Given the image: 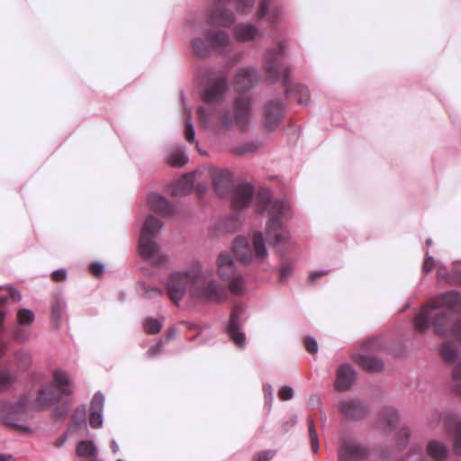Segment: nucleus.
I'll return each instance as SVG.
<instances>
[{
	"label": "nucleus",
	"instance_id": "f03ea898",
	"mask_svg": "<svg viewBox=\"0 0 461 461\" xmlns=\"http://www.w3.org/2000/svg\"><path fill=\"white\" fill-rule=\"evenodd\" d=\"M257 212H267L269 218L266 224L267 241L279 250V247L289 242L291 234L288 221L293 217L290 204L279 199H273L268 189L260 191L256 196Z\"/></svg>",
	"mask_w": 461,
	"mask_h": 461
},
{
	"label": "nucleus",
	"instance_id": "a18cd8bd",
	"mask_svg": "<svg viewBox=\"0 0 461 461\" xmlns=\"http://www.w3.org/2000/svg\"><path fill=\"white\" fill-rule=\"evenodd\" d=\"M240 226L241 221L238 212H234L229 216L223 224V227L231 232L237 231Z\"/></svg>",
	"mask_w": 461,
	"mask_h": 461
},
{
	"label": "nucleus",
	"instance_id": "4468645a",
	"mask_svg": "<svg viewBox=\"0 0 461 461\" xmlns=\"http://www.w3.org/2000/svg\"><path fill=\"white\" fill-rule=\"evenodd\" d=\"M286 105L279 98H271L263 105L262 122L267 131H276L285 116Z\"/></svg>",
	"mask_w": 461,
	"mask_h": 461
},
{
	"label": "nucleus",
	"instance_id": "e433bc0d",
	"mask_svg": "<svg viewBox=\"0 0 461 461\" xmlns=\"http://www.w3.org/2000/svg\"><path fill=\"white\" fill-rule=\"evenodd\" d=\"M168 163L176 167H182L188 162V156L182 149L173 150L167 158Z\"/></svg>",
	"mask_w": 461,
	"mask_h": 461
},
{
	"label": "nucleus",
	"instance_id": "4c0bfd02",
	"mask_svg": "<svg viewBox=\"0 0 461 461\" xmlns=\"http://www.w3.org/2000/svg\"><path fill=\"white\" fill-rule=\"evenodd\" d=\"M16 318L17 324L30 326L35 320V314L32 310L23 308L17 312Z\"/></svg>",
	"mask_w": 461,
	"mask_h": 461
},
{
	"label": "nucleus",
	"instance_id": "f3484780",
	"mask_svg": "<svg viewBox=\"0 0 461 461\" xmlns=\"http://www.w3.org/2000/svg\"><path fill=\"white\" fill-rule=\"evenodd\" d=\"M229 85L224 77H220L209 84L203 92V100L206 104L220 103L228 90Z\"/></svg>",
	"mask_w": 461,
	"mask_h": 461
},
{
	"label": "nucleus",
	"instance_id": "20e7f679",
	"mask_svg": "<svg viewBox=\"0 0 461 461\" xmlns=\"http://www.w3.org/2000/svg\"><path fill=\"white\" fill-rule=\"evenodd\" d=\"M71 394L70 383L66 372L57 369L51 382L37 390L27 392L24 400L16 403H68Z\"/></svg>",
	"mask_w": 461,
	"mask_h": 461
},
{
	"label": "nucleus",
	"instance_id": "39448f33",
	"mask_svg": "<svg viewBox=\"0 0 461 461\" xmlns=\"http://www.w3.org/2000/svg\"><path fill=\"white\" fill-rule=\"evenodd\" d=\"M255 0H212L206 12V23L212 28H230L236 22V14L230 8L235 4L237 11L246 14L252 11Z\"/></svg>",
	"mask_w": 461,
	"mask_h": 461
},
{
	"label": "nucleus",
	"instance_id": "1a4fd4ad",
	"mask_svg": "<svg viewBox=\"0 0 461 461\" xmlns=\"http://www.w3.org/2000/svg\"><path fill=\"white\" fill-rule=\"evenodd\" d=\"M232 249L236 258L244 265L251 264L253 257L264 260L268 253L265 239L261 231H256L252 237V247L249 240L242 236L237 237L232 242Z\"/></svg>",
	"mask_w": 461,
	"mask_h": 461
},
{
	"label": "nucleus",
	"instance_id": "680f3d73",
	"mask_svg": "<svg viewBox=\"0 0 461 461\" xmlns=\"http://www.w3.org/2000/svg\"><path fill=\"white\" fill-rule=\"evenodd\" d=\"M162 344V340H159L157 344L151 346L147 351V356L149 357H153L158 355L161 351Z\"/></svg>",
	"mask_w": 461,
	"mask_h": 461
},
{
	"label": "nucleus",
	"instance_id": "6ab92c4d",
	"mask_svg": "<svg viewBox=\"0 0 461 461\" xmlns=\"http://www.w3.org/2000/svg\"><path fill=\"white\" fill-rule=\"evenodd\" d=\"M212 181L217 194L225 196L231 189L233 176L227 169L214 168L212 172Z\"/></svg>",
	"mask_w": 461,
	"mask_h": 461
},
{
	"label": "nucleus",
	"instance_id": "aec40b11",
	"mask_svg": "<svg viewBox=\"0 0 461 461\" xmlns=\"http://www.w3.org/2000/svg\"><path fill=\"white\" fill-rule=\"evenodd\" d=\"M357 376L356 370L351 365L345 363L340 365L336 372L335 388L343 392L348 390L354 384Z\"/></svg>",
	"mask_w": 461,
	"mask_h": 461
},
{
	"label": "nucleus",
	"instance_id": "473e14b6",
	"mask_svg": "<svg viewBox=\"0 0 461 461\" xmlns=\"http://www.w3.org/2000/svg\"><path fill=\"white\" fill-rule=\"evenodd\" d=\"M17 382V375L8 367L0 368V393L5 392L13 387Z\"/></svg>",
	"mask_w": 461,
	"mask_h": 461
},
{
	"label": "nucleus",
	"instance_id": "393cba45",
	"mask_svg": "<svg viewBox=\"0 0 461 461\" xmlns=\"http://www.w3.org/2000/svg\"><path fill=\"white\" fill-rule=\"evenodd\" d=\"M445 424L448 431L454 436V453L461 456V417L448 416L445 418Z\"/></svg>",
	"mask_w": 461,
	"mask_h": 461
},
{
	"label": "nucleus",
	"instance_id": "c03bdc74",
	"mask_svg": "<svg viewBox=\"0 0 461 461\" xmlns=\"http://www.w3.org/2000/svg\"><path fill=\"white\" fill-rule=\"evenodd\" d=\"M294 264L288 260H283L279 267L280 283H284L293 274Z\"/></svg>",
	"mask_w": 461,
	"mask_h": 461
},
{
	"label": "nucleus",
	"instance_id": "864d4df0",
	"mask_svg": "<svg viewBox=\"0 0 461 461\" xmlns=\"http://www.w3.org/2000/svg\"><path fill=\"white\" fill-rule=\"evenodd\" d=\"M278 396L281 401H289L294 396V389L289 385H284L279 390Z\"/></svg>",
	"mask_w": 461,
	"mask_h": 461
},
{
	"label": "nucleus",
	"instance_id": "052dcab7",
	"mask_svg": "<svg viewBox=\"0 0 461 461\" xmlns=\"http://www.w3.org/2000/svg\"><path fill=\"white\" fill-rule=\"evenodd\" d=\"M51 277L56 282L64 281L67 278V271L64 268L57 269L52 272Z\"/></svg>",
	"mask_w": 461,
	"mask_h": 461
},
{
	"label": "nucleus",
	"instance_id": "69168bd1",
	"mask_svg": "<svg viewBox=\"0 0 461 461\" xmlns=\"http://www.w3.org/2000/svg\"><path fill=\"white\" fill-rule=\"evenodd\" d=\"M328 273L329 270L312 271L310 273L309 281L310 283L313 284L319 277L325 276Z\"/></svg>",
	"mask_w": 461,
	"mask_h": 461
},
{
	"label": "nucleus",
	"instance_id": "338daca9",
	"mask_svg": "<svg viewBox=\"0 0 461 461\" xmlns=\"http://www.w3.org/2000/svg\"><path fill=\"white\" fill-rule=\"evenodd\" d=\"M104 401H105V397L103 394V393L96 392L94 394L90 403H104Z\"/></svg>",
	"mask_w": 461,
	"mask_h": 461
},
{
	"label": "nucleus",
	"instance_id": "ddd939ff",
	"mask_svg": "<svg viewBox=\"0 0 461 461\" xmlns=\"http://www.w3.org/2000/svg\"><path fill=\"white\" fill-rule=\"evenodd\" d=\"M246 320V307L243 304H236L231 310L230 320L225 328V331L231 341L240 348L246 345V335L241 329Z\"/></svg>",
	"mask_w": 461,
	"mask_h": 461
},
{
	"label": "nucleus",
	"instance_id": "09e8293b",
	"mask_svg": "<svg viewBox=\"0 0 461 461\" xmlns=\"http://www.w3.org/2000/svg\"><path fill=\"white\" fill-rule=\"evenodd\" d=\"M5 288L9 291V295H0V303L5 304L8 302V299L11 298L14 302H20L22 300V294L18 290H15L10 285L1 286L0 289Z\"/></svg>",
	"mask_w": 461,
	"mask_h": 461
},
{
	"label": "nucleus",
	"instance_id": "6e6552de",
	"mask_svg": "<svg viewBox=\"0 0 461 461\" xmlns=\"http://www.w3.org/2000/svg\"><path fill=\"white\" fill-rule=\"evenodd\" d=\"M202 277V265L199 261L192 263L185 271H177L170 274L166 284L167 291L170 300L178 304L184 298L186 289H192Z\"/></svg>",
	"mask_w": 461,
	"mask_h": 461
},
{
	"label": "nucleus",
	"instance_id": "3c124183",
	"mask_svg": "<svg viewBox=\"0 0 461 461\" xmlns=\"http://www.w3.org/2000/svg\"><path fill=\"white\" fill-rule=\"evenodd\" d=\"M185 139L189 143H194L195 140V132H194V127L191 121V118L189 116H186L185 119Z\"/></svg>",
	"mask_w": 461,
	"mask_h": 461
},
{
	"label": "nucleus",
	"instance_id": "5fc2aeb1",
	"mask_svg": "<svg viewBox=\"0 0 461 461\" xmlns=\"http://www.w3.org/2000/svg\"><path fill=\"white\" fill-rule=\"evenodd\" d=\"M197 114H198V117L200 119V121L204 123V124H207L211 122L212 120V113L209 112L206 108H204L203 106H200L197 110Z\"/></svg>",
	"mask_w": 461,
	"mask_h": 461
},
{
	"label": "nucleus",
	"instance_id": "f257e3e1",
	"mask_svg": "<svg viewBox=\"0 0 461 461\" xmlns=\"http://www.w3.org/2000/svg\"><path fill=\"white\" fill-rule=\"evenodd\" d=\"M461 320V293L450 290L441 293L424 306L414 319L415 330L426 332L432 327L436 334L452 337L454 325Z\"/></svg>",
	"mask_w": 461,
	"mask_h": 461
},
{
	"label": "nucleus",
	"instance_id": "6e6d98bb",
	"mask_svg": "<svg viewBox=\"0 0 461 461\" xmlns=\"http://www.w3.org/2000/svg\"><path fill=\"white\" fill-rule=\"evenodd\" d=\"M276 455L275 450H265L258 453L254 461H270Z\"/></svg>",
	"mask_w": 461,
	"mask_h": 461
},
{
	"label": "nucleus",
	"instance_id": "e2e57ef3",
	"mask_svg": "<svg viewBox=\"0 0 461 461\" xmlns=\"http://www.w3.org/2000/svg\"><path fill=\"white\" fill-rule=\"evenodd\" d=\"M263 393H264L265 403H272V402H273V391H272L271 385L265 384L263 386Z\"/></svg>",
	"mask_w": 461,
	"mask_h": 461
},
{
	"label": "nucleus",
	"instance_id": "4d7b16f0",
	"mask_svg": "<svg viewBox=\"0 0 461 461\" xmlns=\"http://www.w3.org/2000/svg\"><path fill=\"white\" fill-rule=\"evenodd\" d=\"M399 436L402 437V439L398 442V446L401 448H404L407 445V441L410 436L409 429L406 427L400 428Z\"/></svg>",
	"mask_w": 461,
	"mask_h": 461
},
{
	"label": "nucleus",
	"instance_id": "0eeeda50",
	"mask_svg": "<svg viewBox=\"0 0 461 461\" xmlns=\"http://www.w3.org/2000/svg\"><path fill=\"white\" fill-rule=\"evenodd\" d=\"M162 228V222L159 219L149 215L146 218L140 237L139 240V252L141 258L154 265H163L167 258L160 253L158 244L155 238Z\"/></svg>",
	"mask_w": 461,
	"mask_h": 461
},
{
	"label": "nucleus",
	"instance_id": "f8f14e48",
	"mask_svg": "<svg viewBox=\"0 0 461 461\" xmlns=\"http://www.w3.org/2000/svg\"><path fill=\"white\" fill-rule=\"evenodd\" d=\"M32 418L28 405H0V421L20 430L29 431L23 423Z\"/></svg>",
	"mask_w": 461,
	"mask_h": 461
},
{
	"label": "nucleus",
	"instance_id": "a19ab883",
	"mask_svg": "<svg viewBox=\"0 0 461 461\" xmlns=\"http://www.w3.org/2000/svg\"><path fill=\"white\" fill-rule=\"evenodd\" d=\"M261 145V141L258 140H253L244 142V144L237 147L235 152L238 155L254 153Z\"/></svg>",
	"mask_w": 461,
	"mask_h": 461
},
{
	"label": "nucleus",
	"instance_id": "79ce46f5",
	"mask_svg": "<svg viewBox=\"0 0 461 461\" xmlns=\"http://www.w3.org/2000/svg\"><path fill=\"white\" fill-rule=\"evenodd\" d=\"M143 328L149 334H157L162 328L160 321L154 318H146L143 321Z\"/></svg>",
	"mask_w": 461,
	"mask_h": 461
},
{
	"label": "nucleus",
	"instance_id": "7c9ffc66",
	"mask_svg": "<svg viewBox=\"0 0 461 461\" xmlns=\"http://www.w3.org/2000/svg\"><path fill=\"white\" fill-rule=\"evenodd\" d=\"M439 354L445 362L453 364L458 359L460 351L455 344L446 341L439 347Z\"/></svg>",
	"mask_w": 461,
	"mask_h": 461
},
{
	"label": "nucleus",
	"instance_id": "bf43d9fd",
	"mask_svg": "<svg viewBox=\"0 0 461 461\" xmlns=\"http://www.w3.org/2000/svg\"><path fill=\"white\" fill-rule=\"evenodd\" d=\"M434 266H435L434 258L432 256H429V252L427 251L426 252L425 260H424V263H423V271L425 273H429L434 268Z\"/></svg>",
	"mask_w": 461,
	"mask_h": 461
},
{
	"label": "nucleus",
	"instance_id": "dca6fc26",
	"mask_svg": "<svg viewBox=\"0 0 461 461\" xmlns=\"http://www.w3.org/2000/svg\"><path fill=\"white\" fill-rule=\"evenodd\" d=\"M261 79L258 69L255 67L240 68L234 77V84L238 91H248L251 89Z\"/></svg>",
	"mask_w": 461,
	"mask_h": 461
},
{
	"label": "nucleus",
	"instance_id": "bb28decb",
	"mask_svg": "<svg viewBox=\"0 0 461 461\" xmlns=\"http://www.w3.org/2000/svg\"><path fill=\"white\" fill-rule=\"evenodd\" d=\"M399 421V413L393 405H384L378 414V422L384 428L392 429Z\"/></svg>",
	"mask_w": 461,
	"mask_h": 461
},
{
	"label": "nucleus",
	"instance_id": "603ef678",
	"mask_svg": "<svg viewBox=\"0 0 461 461\" xmlns=\"http://www.w3.org/2000/svg\"><path fill=\"white\" fill-rule=\"evenodd\" d=\"M303 345L306 350L310 353H316L318 351V342L314 337H304Z\"/></svg>",
	"mask_w": 461,
	"mask_h": 461
},
{
	"label": "nucleus",
	"instance_id": "9d476101",
	"mask_svg": "<svg viewBox=\"0 0 461 461\" xmlns=\"http://www.w3.org/2000/svg\"><path fill=\"white\" fill-rule=\"evenodd\" d=\"M252 110V101L248 96L238 97L234 101V114L225 111L219 115L217 130H230L235 122L240 131H246L249 125V117Z\"/></svg>",
	"mask_w": 461,
	"mask_h": 461
},
{
	"label": "nucleus",
	"instance_id": "774afa93",
	"mask_svg": "<svg viewBox=\"0 0 461 461\" xmlns=\"http://www.w3.org/2000/svg\"><path fill=\"white\" fill-rule=\"evenodd\" d=\"M381 345V341L380 339H372L370 340H368L365 347L367 348V349H375L377 347H379Z\"/></svg>",
	"mask_w": 461,
	"mask_h": 461
},
{
	"label": "nucleus",
	"instance_id": "13d9d810",
	"mask_svg": "<svg viewBox=\"0 0 461 461\" xmlns=\"http://www.w3.org/2000/svg\"><path fill=\"white\" fill-rule=\"evenodd\" d=\"M104 265L99 262H93L89 265V271L94 275L95 276H101L104 273Z\"/></svg>",
	"mask_w": 461,
	"mask_h": 461
},
{
	"label": "nucleus",
	"instance_id": "a211bd4d",
	"mask_svg": "<svg viewBox=\"0 0 461 461\" xmlns=\"http://www.w3.org/2000/svg\"><path fill=\"white\" fill-rule=\"evenodd\" d=\"M254 196V187L249 183L237 185L233 188L231 205L235 210H241L250 204Z\"/></svg>",
	"mask_w": 461,
	"mask_h": 461
},
{
	"label": "nucleus",
	"instance_id": "c756f323",
	"mask_svg": "<svg viewBox=\"0 0 461 461\" xmlns=\"http://www.w3.org/2000/svg\"><path fill=\"white\" fill-rule=\"evenodd\" d=\"M427 452L435 461H444L448 456V451L445 444L437 440H430L429 442Z\"/></svg>",
	"mask_w": 461,
	"mask_h": 461
},
{
	"label": "nucleus",
	"instance_id": "5701e85b",
	"mask_svg": "<svg viewBox=\"0 0 461 461\" xmlns=\"http://www.w3.org/2000/svg\"><path fill=\"white\" fill-rule=\"evenodd\" d=\"M352 360L369 373L380 372L384 366L381 358L370 354H355L352 356Z\"/></svg>",
	"mask_w": 461,
	"mask_h": 461
},
{
	"label": "nucleus",
	"instance_id": "f704fd0d",
	"mask_svg": "<svg viewBox=\"0 0 461 461\" xmlns=\"http://www.w3.org/2000/svg\"><path fill=\"white\" fill-rule=\"evenodd\" d=\"M138 291L142 298L150 299L162 294V289L145 282L138 283Z\"/></svg>",
	"mask_w": 461,
	"mask_h": 461
},
{
	"label": "nucleus",
	"instance_id": "2f4dec72",
	"mask_svg": "<svg viewBox=\"0 0 461 461\" xmlns=\"http://www.w3.org/2000/svg\"><path fill=\"white\" fill-rule=\"evenodd\" d=\"M437 276L440 280H445L450 285H461V271L452 270L448 272L445 265L438 266Z\"/></svg>",
	"mask_w": 461,
	"mask_h": 461
},
{
	"label": "nucleus",
	"instance_id": "ea45409f",
	"mask_svg": "<svg viewBox=\"0 0 461 461\" xmlns=\"http://www.w3.org/2000/svg\"><path fill=\"white\" fill-rule=\"evenodd\" d=\"M89 413V424L93 429L100 428L103 424V405H95Z\"/></svg>",
	"mask_w": 461,
	"mask_h": 461
},
{
	"label": "nucleus",
	"instance_id": "de8ad7c7",
	"mask_svg": "<svg viewBox=\"0 0 461 461\" xmlns=\"http://www.w3.org/2000/svg\"><path fill=\"white\" fill-rule=\"evenodd\" d=\"M308 424H309V438H310L312 451L313 453H317L319 450V447H320L319 438H318V434H317V431H316L314 424H313V420L311 418H309V420H308Z\"/></svg>",
	"mask_w": 461,
	"mask_h": 461
},
{
	"label": "nucleus",
	"instance_id": "49530a36",
	"mask_svg": "<svg viewBox=\"0 0 461 461\" xmlns=\"http://www.w3.org/2000/svg\"><path fill=\"white\" fill-rule=\"evenodd\" d=\"M14 357L18 361L19 367L26 369L32 364L31 354L25 350H18L14 353Z\"/></svg>",
	"mask_w": 461,
	"mask_h": 461
},
{
	"label": "nucleus",
	"instance_id": "cd10ccee",
	"mask_svg": "<svg viewBox=\"0 0 461 461\" xmlns=\"http://www.w3.org/2000/svg\"><path fill=\"white\" fill-rule=\"evenodd\" d=\"M194 173H187L184 175L176 184L173 190L175 195H186L190 194L194 188Z\"/></svg>",
	"mask_w": 461,
	"mask_h": 461
},
{
	"label": "nucleus",
	"instance_id": "2eb2a0df",
	"mask_svg": "<svg viewBox=\"0 0 461 461\" xmlns=\"http://www.w3.org/2000/svg\"><path fill=\"white\" fill-rule=\"evenodd\" d=\"M370 450L366 446L346 441L339 447V461H366Z\"/></svg>",
	"mask_w": 461,
	"mask_h": 461
},
{
	"label": "nucleus",
	"instance_id": "7ed1b4c3",
	"mask_svg": "<svg viewBox=\"0 0 461 461\" xmlns=\"http://www.w3.org/2000/svg\"><path fill=\"white\" fill-rule=\"evenodd\" d=\"M285 52L286 46L284 41L278 42L276 48H271L266 51L263 68L267 80L275 83L282 79L285 96L294 97L299 104L306 105L310 99L308 87L303 84H291L290 68L283 65Z\"/></svg>",
	"mask_w": 461,
	"mask_h": 461
},
{
	"label": "nucleus",
	"instance_id": "0e129e2a",
	"mask_svg": "<svg viewBox=\"0 0 461 461\" xmlns=\"http://www.w3.org/2000/svg\"><path fill=\"white\" fill-rule=\"evenodd\" d=\"M452 338L461 342V320L458 321L452 329Z\"/></svg>",
	"mask_w": 461,
	"mask_h": 461
},
{
	"label": "nucleus",
	"instance_id": "c9c22d12",
	"mask_svg": "<svg viewBox=\"0 0 461 461\" xmlns=\"http://www.w3.org/2000/svg\"><path fill=\"white\" fill-rule=\"evenodd\" d=\"M228 282L229 290L233 294L240 295L247 291L246 282L240 274H235Z\"/></svg>",
	"mask_w": 461,
	"mask_h": 461
},
{
	"label": "nucleus",
	"instance_id": "b1692460",
	"mask_svg": "<svg viewBox=\"0 0 461 461\" xmlns=\"http://www.w3.org/2000/svg\"><path fill=\"white\" fill-rule=\"evenodd\" d=\"M235 39L241 42L251 41L261 36L258 28L250 23H240L236 24L232 30Z\"/></svg>",
	"mask_w": 461,
	"mask_h": 461
},
{
	"label": "nucleus",
	"instance_id": "423d86ee",
	"mask_svg": "<svg viewBox=\"0 0 461 461\" xmlns=\"http://www.w3.org/2000/svg\"><path fill=\"white\" fill-rule=\"evenodd\" d=\"M190 49L194 56L202 59L209 57L212 50L227 55L231 49V40L225 31L207 29L202 35L193 37Z\"/></svg>",
	"mask_w": 461,
	"mask_h": 461
},
{
	"label": "nucleus",
	"instance_id": "9b49d317",
	"mask_svg": "<svg viewBox=\"0 0 461 461\" xmlns=\"http://www.w3.org/2000/svg\"><path fill=\"white\" fill-rule=\"evenodd\" d=\"M226 297V289L214 279L205 280L204 274L202 271V277L192 289V298L220 303L225 300Z\"/></svg>",
	"mask_w": 461,
	"mask_h": 461
},
{
	"label": "nucleus",
	"instance_id": "4be33fe9",
	"mask_svg": "<svg viewBox=\"0 0 461 461\" xmlns=\"http://www.w3.org/2000/svg\"><path fill=\"white\" fill-rule=\"evenodd\" d=\"M236 274L233 259L230 253L221 252L217 258V275L224 282L230 280Z\"/></svg>",
	"mask_w": 461,
	"mask_h": 461
},
{
	"label": "nucleus",
	"instance_id": "8fccbe9b",
	"mask_svg": "<svg viewBox=\"0 0 461 461\" xmlns=\"http://www.w3.org/2000/svg\"><path fill=\"white\" fill-rule=\"evenodd\" d=\"M452 377L456 382H457L454 390L456 393L461 396V360L455 365L452 372Z\"/></svg>",
	"mask_w": 461,
	"mask_h": 461
},
{
	"label": "nucleus",
	"instance_id": "c85d7f7f",
	"mask_svg": "<svg viewBox=\"0 0 461 461\" xmlns=\"http://www.w3.org/2000/svg\"><path fill=\"white\" fill-rule=\"evenodd\" d=\"M66 310L67 303L65 300L61 296H57L51 306V321L56 328L60 326Z\"/></svg>",
	"mask_w": 461,
	"mask_h": 461
},
{
	"label": "nucleus",
	"instance_id": "72a5a7b5",
	"mask_svg": "<svg viewBox=\"0 0 461 461\" xmlns=\"http://www.w3.org/2000/svg\"><path fill=\"white\" fill-rule=\"evenodd\" d=\"M339 407L341 413L349 419H360L368 412L367 405H339Z\"/></svg>",
	"mask_w": 461,
	"mask_h": 461
},
{
	"label": "nucleus",
	"instance_id": "412c9836",
	"mask_svg": "<svg viewBox=\"0 0 461 461\" xmlns=\"http://www.w3.org/2000/svg\"><path fill=\"white\" fill-rule=\"evenodd\" d=\"M148 203L150 210L164 215H174L177 212V207L174 203L158 193H150L148 195Z\"/></svg>",
	"mask_w": 461,
	"mask_h": 461
},
{
	"label": "nucleus",
	"instance_id": "a878e982",
	"mask_svg": "<svg viewBox=\"0 0 461 461\" xmlns=\"http://www.w3.org/2000/svg\"><path fill=\"white\" fill-rule=\"evenodd\" d=\"M272 0H260L257 14L259 19L267 18V21L275 24L282 14V9L278 6L271 5Z\"/></svg>",
	"mask_w": 461,
	"mask_h": 461
},
{
	"label": "nucleus",
	"instance_id": "37998d69",
	"mask_svg": "<svg viewBox=\"0 0 461 461\" xmlns=\"http://www.w3.org/2000/svg\"><path fill=\"white\" fill-rule=\"evenodd\" d=\"M14 338L15 340L24 342L29 340L31 337V330L28 326L17 324L14 329Z\"/></svg>",
	"mask_w": 461,
	"mask_h": 461
},
{
	"label": "nucleus",
	"instance_id": "58836bf2",
	"mask_svg": "<svg viewBox=\"0 0 461 461\" xmlns=\"http://www.w3.org/2000/svg\"><path fill=\"white\" fill-rule=\"evenodd\" d=\"M86 411L84 408H78L72 416L71 424L77 429H86Z\"/></svg>",
	"mask_w": 461,
	"mask_h": 461
}]
</instances>
